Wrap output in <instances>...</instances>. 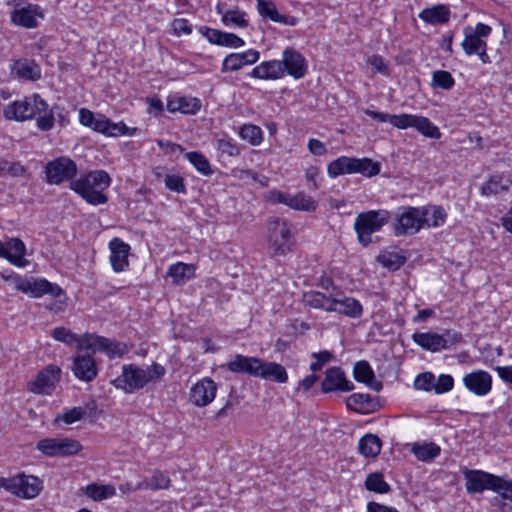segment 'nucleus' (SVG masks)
<instances>
[{
    "label": "nucleus",
    "instance_id": "nucleus-55",
    "mask_svg": "<svg viewBox=\"0 0 512 512\" xmlns=\"http://www.w3.org/2000/svg\"><path fill=\"white\" fill-rule=\"evenodd\" d=\"M365 114L379 122H389L395 128H398V129L401 128L398 125V121H400L399 119H402V114L391 115L388 113H383V112H378V111H373V110H366Z\"/></svg>",
    "mask_w": 512,
    "mask_h": 512
},
{
    "label": "nucleus",
    "instance_id": "nucleus-30",
    "mask_svg": "<svg viewBox=\"0 0 512 512\" xmlns=\"http://www.w3.org/2000/svg\"><path fill=\"white\" fill-rule=\"evenodd\" d=\"M258 377L279 384H284L288 381V374L283 365L264 360H262Z\"/></svg>",
    "mask_w": 512,
    "mask_h": 512
},
{
    "label": "nucleus",
    "instance_id": "nucleus-11",
    "mask_svg": "<svg viewBox=\"0 0 512 512\" xmlns=\"http://www.w3.org/2000/svg\"><path fill=\"white\" fill-rule=\"evenodd\" d=\"M79 120L82 125L90 127L93 130L103 133L107 136L115 137L124 135L128 130L127 126L124 123H112L104 115H95L93 112L86 108L80 109Z\"/></svg>",
    "mask_w": 512,
    "mask_h": 512
},
{
    "label": "nucleus",
    "instance_id": "nucleus-45",
    "mask_svg": "<svg viewBox=\"0 0 512 512\" xmlns=\"http://www.w3.org/2000/svg\"><path fill=\"white\" fill-rule=\"evenodd\" d=\"M99 351L105 352L110 358L121 357L128 352L126 344L103 337Z\"/></svg>",
    "mask_w": 512,
    "mask_h": 512
},
{
    "label": "nucleus",
    "instance_id": "nucleus-34",
    "mask_svg": "<svg viewBox=\"0 0 512 512\" xmlns=\"http://www.w3.org/2000/svg\"><path fill=\"white\" fill-rule=\"evenodd\" d=\"M200 101L191 97H175L167 102V109L170 112H181L183 114H195L200 109Z\"/></svg>",
    "mask_w": 512,
    "mask_h": 512
},
{
    "label": "nucleus",
    "instance_id": "nucleus-43",
    "mask_svg": "<svg viewBox=\"0 0 512 512\" xmlns=\"http://www.w3.org/2000/svg\"><path fill=\"white\" fill-rule=\"evenodd\" d=\"M185 158L203 175L210 176L213 173L208 159L200 152H187Z\"/></svg>",
    "mask_w": 512,
    "mask_h": 512
},
{
    "label": "nucleus",
    "instance_id": "nucleus-35",
    "mask_svg": "<svg viewBox=\"0 0 512 512\" xmlns=\"http://www.w3.org/2000/svg\"><path fill=\"white\" fill-rule=\"evenodd\" d=\"M12 71L19 78H23L26 80L36 81L41 78L40 68L33 60H17L13 65Z\"/></svg>",
    "mask_w": 512,
    "mask_h": 512
},
{
    "label": "nucleus",
    "instance_id": "nucleus-13",
    "mask_svg": "<svg viewBox=\"0 0 512 512\" xmlns=\"http://www.w3.org/2000/svg\"><path fill=\"white\" fill-rule=\"evenodd\" d=\"M77 173V166L68 157H58L46 165L47 182L58 185L72 179Z\"/></svg>",
    "mask_w": 512,
    "mask_h": 512
},
{
    "label": "nucleus",
    "instance_id": "nucleus-14",
    "mask_svg": "<svg viewBox=\"0 0 512 512\" xmlns=\"http://www.w3.org/2000/svg\"><path fill=\"white\" fill-rule=\"evenodd\" d=\"M216 391V383L210 378H203L191 387L189 400L195 406L204 407L214 400Z\"/></svg>",
    "mask_w": 512,
    "mask_h": 512
},
{
    "label": "nucleus",
    "instance_id": "nucleus-59",
    "mask_svg": "<svg viewBox=\"0 0 512 512\" xmlns=\"http://www.w3.org/2000/svg\"><path fill=\"white\" fill-rule=\"evenodd\" d=\"M507 190V186L502 185L500 180L496 177H492L487 181L481 188V193L485 196L499 194Z\"/></svg>",
    "mask_w": 512,
    "mask_h": 512
},
{
    "label": "nucleus",
    "instance_id": "nucleus-19",
    "mask_svg": "<svg viewBox=\"0 0 512 512\" xmlns=\"http://www.w3.org/2000/svg\"><path fill=\"white\" fill-rule=\"evenodd\" d=\"M466 479V490L468 493H480L484 490H492L498 476L481 471L467 470L464 473Z\"/></svg>",
    "mask_w": 512,
    "mask_h": 512
},
{
    "label": "nucleus",
    "instance_id": "nucleus-39",
    "mask_svg": "<svg viewBox=\"0 0 512 512\" xmlns=\"http://www.w3.org/2000/svg\"><path fill=\"white\" fill-rule=\"evenodd\" d=\"M358 448L363 456L374 458L380 453L381 441L374 434H366L360 439Z\"/></svg>",
    "mask_w": 512,
    "mask_h": 512
},
{
    "label": "nucleus",
    "instance_id": "nucleus-53",
    "mask_svg": "<svg viewBox=\"0 0 512 512\" xmlns=\"http://www.w3.org/2000/svg\"><path fill=\"white\" fill-rule=\"evenodd\" d=\"M85 414L86 411L84 408L73 407L62 414H58L54 421H63L65 424H72L76 421L81 420L85 416Z\"/></svg>",
    "mask_w": 512,
    "mask_h": 512
},
{
    "label": "nucleus",
    "instance_id": "nucleus-8",
    "mask_svg": "<svg viewBox=\"0 0 512 512\" xmlns=\"http://www.w3.org/2000/svg\"><path fill=\"white\" fill-rule=\"evenodd\" d=\"M429 209L425 207H406L397 216L395 235H412L425 226L428 220Z\"/></svg>",
    "mask_w": 512,
    "mask_h": 512
},
{
    "label": "nucleus",
    "instance_id": "nucleus-4",
    "mask_svg": "<svg viewBox=\"0 0 512 512\" xmlns=\"http://www.w3.org/2000/svg\"><path fill=\"white\" fill-rule=\"evenodd\" d=\"M327 173L331 178L356 173L365 177H373L380 173V163L370 158L341 156L328 164Z\"/></svg>",
    "mask_w": 512,
    "mask_h": 512
},
{
    "label": "nucleus",
    "instance_id": "nucleus-54",
    "mask_svg": "<svg viewBox=\"0 0 512 512\" xmlns=\"http://www.w3.org/2000/svg\"><path fill=\"white\" fill-rule=\"evenodd\" d=\"M26 169L18 162L3 160L0 162V176L10 175L13 177L22 176Z\"/></svg>",
    "mask_w": 512,
    "mask_h": 512
},
{
    "label": "nucleus",
    "instance_id": "nucleus-25",
    "mask_svg": "<svg viewBox=\"0 0 512 512\" xmlns=\"http://www.w3.org/2000/svg\"><path fill=\"white\" fill-rule=\"evenodd\" d=\"M72 370L79 380L86 382L92 381L97 376L95 360L89 354L77 355L74 358Z\"/></svg>",
    "mask_w": 512,
    "mask_h": 512
},
{
    "label": "nucleus",
    "instance_id": "nucleus-46",
    "mask_svg": "<svg viewBox=\"0 0 512 512\" xmlns=\"http://www.w3.org/2000/svg\"><path fill=\"white\" fill-rule=\"evenodd\" d=\"M415 457L421 461L432 460L440 454V447L434 443L416 445L412 449Z\"/></svg>",
    "mask_w": 512,
    "mask_h": 512
},
{
    "label": "nucleus",
    "instance_id": "nucleus-56",
    "mask_svg": "<svg viewBox=\"0 0 512 512\" xmlns=\"http://www.w3.org/2000/svg\"><path fill=\"white\" fill-rule=\"evenodd\" d=\"M446 217L447 214L441 206H434L431 209V216L430 213L428 214V220L425 221V225L428 227H439L445 222Z\"/></svg>",
    "mask_w": 512,
    "mask_h": 512
},
{
    "label": "nucleus",
    "instance_id": "nucleus-52",
    "mask_svg": "<svg viewBox=\"0 0 512 512\" xmlns=\"http://www.w3.org/2000/svg\"><path fill=\"white\" fill-rule=\"evenodd\" d=\"M454 85V79L448 71L438 70L433 73L432 86L442 89H451Z\"/></svg>",
    "mask_w": 512,
    "mask_h": 512
},
{
    "label": "nucleus",
    "instance_id": "nucleus-22",
    "mask_svg": "<svg viewBox=\"0 0 512 512\" xmlns=\"http://www.w3.org/2000/svg\"><path fill=\"white\" fill-rule=\"evenodd\" d=\"M13 488L12 494L22 498H34L42 489V481L35 476L18 475L13 477Z\"/></svg>",
    "mask_w": 512,
    "mask_h": 512
},
{
    "label": "nucleus",
    "instance_id": "nucleus-15",
    "mask_svg": "<svg viewBox=\"0 0 512 512\" xmlns=\"http://www.w3.org/2000/svg\"><path fill=\"white\" fill-rule=\"evenodd\" d=\"M60 378V368L48 366L42 370L36 379L29 383V390L36 394H51L55 389L56 382Z\"/></svg>",
    "mask_w": 512,
    "mask_h": 512
},
{
    "label": "nucleus",
    "instance_id": "nucleus-62",
    "mask_svg": "<svg viewBox=\"0 0 512 512\" xmlns=\"http://www.w3.org/2000/svg\"><path fill=\"white\" fill-rule=\"evenodd\" d=\"M414 386L418 390H432L434 388V375L430 372L418 375L415 379Z\"/></svg>",
    "mask_w": 512,
    "mask_h": 512
},
{
    "label": "nucleus",
    "instance_id": "nucleus-60",
    "mask_svg": "<svg viewBox=\"0 0 512 512\" xmlns=\"http://www.w3.org/2000/svg\"><path fill=\"white\" fill-rule=\"evenodd\" d=\"M454 386V379L451 375L442 374L434 383V391L437 394H443L452 390Z\"/></svg>",
    "mask_w": 512,
    "mask_h": 512
},
{
    "label": "nucleus",
    "instance_id": "nucleus-29",
    "mask_svg": "<svg viewBox=\"0 0 512 512\" xmlns=\"http://www.w3.org/2000/svg\"><path fill=\"white\" fill-rule=\"evenodd\" d=\"M257 10L262 17L269 18L271 21L276 23H281L287 26H295L298 23V19L294 16L281 15L274 2L271 0L260 2L259 5H257Z\"/></svg>",
    "mask_w": 512,
    "mask_h": 512
},
{
    "label": "nucleus",
    "instance_id": "nucleus-58",
    "mask_svg": "<svg viewBox=\"0 0 512 512\" xmlns=\"http://www.w3.org/2000/svg\"><path fill=\"white\" fill-rule=\"evenodd\" d=\"M492 490L497 492L503 499L512 502V480L507 481L498 476V481L495 482V487Z\"/></svg>",
    "mask_w": 512,
    "mask_h": 512
},
{
    "label": "nucleus",
    "instance_id": "nucleus-50",
    "mask_svg": "<svg viewBox=\"0 0 512 512\" xmlns=\"http://www.w3.org/2000/svg\"><path fill=\"white\" fill-rule=\"evenodd\" d=\"M222 22L226 26L246 27L248 25L245 14L238 10H228L223 14Z\"/></svg>",
    "mask_w": 512,
    "mask_h": 512
},
{
    "label": "nucleus",
    "instance_id": "nucleus-41",
    "mask_svg": "<svg viewBox=\"0 0 512 512\" xmlns=\"http://www.w3.org/2000/svg\"><path fill=\"white\" fill-rule=\"evenodd\" d=\"M288 207L295 210L314 211L317 208V202L304 193L290 194Z\"/></svg>",
    "mask_w": 512,
    "mask_h": 512
},
{
    "label": "nucleus",
    "instance_id": "nucleus-48",
    "mask_svg": "<svg viewBox=\"0 0 512 512\" xmlns=\"http://www.w3.org/2000/svg\"><path fill=\"white\" fill-rule=\"evenodd\" d=\"M378 260L384 267L391 270H396L405 263V257L393 252H384L380 254L378 256Z\"/></svg>",
    "mask_w": 512,
    "mask_h": 512
},
{
    "label": "nucleus",
    "instance_id": "nucleus-28",
    "mask_svg": "<svg viewBox=\"0 0 512 512\" xmlns=\"http://www.w3.org/2000/svg\"><path fill=\"white\" fill-rule=\"evenodd\" d=\"M413 341L425 350L437 352L449 347V341L437 333H414L412 335Z\"/></svg>",
    "mask_w": 512,
    "mask_h": 512
},
{
    "label": "nucleus",
    "instance_id": "nucleus-16",
    "mask_svg": "<svg viewBox=\"0 0 512 512\" xmlns=\"http://www.w3.org/2000/svg\"><path fill=\"white\" fill-rule=\"evenodd\" d=\"M354 389V384L346 379L345 373L339 367H332L326 370L325 377L321 384L323 393L335 391L349 392Z\"/></svg>",
    "mask_w": 512,
    "mask_h": 512
},
{
    "label": "nucleus",
    "instance_id": "nucleus-49",
    "mask_svg": "<svg viewBox=\"0 0 512 512\" xmlns=\"http://www.w3.org/2000/svg\"><path fill=\"white\" fill-rule=\"evenodd\" d=\"M103 337L93 335V334H85L83 336H78V340L76 341L75 345L81 350V349H88L92 350L93 352L99 351L101 340Z\"/></svg>",
    "mask_w": 512,
    "mask_h": 512
},
{
    "label": "nucleus",
    "instance_id": "nucleus-6",
    "mask_svg": "<svg viewBox=\"0 0 512 512\" xmlns=\"http://www.w3.org/2000/svg\"><path fill=\"white\" fill-rule=\"evenodd\" d=\"M268 244L274 256H284L292 250L293 235L289 223L281 218L268 221Z\"/></svg>",
    "mask_w": 512,
    "mask_h": 512
},
{
    "label": "nucleus",
    "instance_id": "nucleus-32",
    "mask_svg": "<svg viewBox=\"0 0 512 512\" xmlns=\"http://www.w3.org/2000/svg\"><path fill=\"white\" fill-rule=\"evenodd\" d=\"M284 75V67L281 61L273 60L262 62L253 68L251 76L259 79H279Z\"/></svg>",
    "mask_w": 512,
    "mask_h": 512
},
{
    "label": "nucleus",
    "instance_id": "nucleus-24",
    "mask_svg": "<svg viewBox=\"0 0 512 512\" xmlns=\"http://www.w3.org/2000/svg\"><path fill=\"white\" fill-rule=\"evenodd\" d=\"M281 62L284 72L287 71L295 79H300L306 74L307 67L304 57L292 48L284 50Z\"/></svg>",
    "mask_w": 512,
    "mask_h": 512
},
{
    "label": "nucleus",
    "instance_id": "nucleus-9",
    "mask_svg": "<svg viewBox=\"0 0 512 512\" xmlns=\"http://www.w3.org/2000/svg\"><path fill=\"white\" fill-rule=\"evenodd\" d=\"M16 290L28 294L32 298H39L43 295H50L54 298L63 294L62 288L44 278L14 277Z\"/></svg>",
    "mask_w": 512,
    "mask_h": 512
},
{
    "label": "nucleus",
    "instance_id": "nucleus-3",
    "mask_svg": "<svg viewBox=\"0 0 512 512\" xmlns=\"http://www.w3.org/2000/svg\"><path fill=\"white\" fill-rule=\"evenodd\" d=\"M111 178L104 170L91 171L70 182V188L91 205L105 204L108 201L103 193L110 185Z\"/></svg>",
    "mask_w": 512,
    "mask_h": 512
},
{
    "label": "nucleus",
    "instance_id": "nucleus-51",
    "mask_svg": "<svg viewBox=\"0 0 512 512\" xmlns=\"http://www.w3.org/2000/svg\"><path fill=\"white\" fill-rule=\"evenodd\" d=\"M51 336L56 341L65 343L67 345H75L78 340V335L73 333L70 329L60 326L51 331Z\"/></svg>",
    "mask_w": 512,
    "mask_h": 512
},
{
    "label": "nucleus",
    "instance_id": "nucleus-42",
    "mask_svg": "<svg viewBox=\"0 0 512 512\" xmlns=\"http://www.w3.org/2000/svg\"><path fill=\"white\" fill-rule=\"evenodd\" d=\"M239 135L252 146H258L263 141V132L261 128L254 124H244L239 130Z\"/></svg>",
    "mask_w": 512,
    "mask_h": 512
},
{
    "label": "nucleus",
    "instance_id": "nucleus-1",
    "mask_svg": "<svg viewBox=\"0 0 512 512\" xmlns=\"http://www.w3.org/2000/svg\"><path fill=\"white\" fill-rule=\"evenodd\" d=\"M166 373V369L154 362L146 369L134 364L124 365L122 373L111 383L118 389H122L125 393H133L138 391L150 382H158Z\"/></svg>",
    "mask_w": 512,
    "mask_h": 512
},
{
    "label": "nucleus",
    "instance_id": "nucleus-33",
    "mask_svg": "<svg viewBox=\"0 0 512 512\" xmlns=\"http://www.w3.org/2000/svg\"><path fill=\"white\" fill-rule=\"evenodd\" d=\"M353 375L356 381L365 383L371 389L380 391L382 383L375 380V375L367 361H359L355 364Z\"/></svg>",
    "mask_w": 512,
    "mask_h": 512
},
{
    "label": "nucleus",
    "instance_id": "nucleus-38",
    "mask_svg": "<svg viewBox=\"0 0 512 512\" xmlns=\"http://www.w3.org/2000/svg\"><path fill=\"white\" fill-rule=\"evenodd\" d=\"M449 14V9L445 5H438L424 9L420 12L419 17L427 23L440 24L449 20Z\"/></svg>",
    "mask_w": 512,
    "mask_h": 512
},
{
    "label": "nucleus",
    "instance_id": "nucleus-27",
    "mask_svg": "<svg viewBox=\"0 0 512 512\" xmlns=\"http://www.w3.org/2000/svg\"><path fill=\"white\" fill-rule=\"evenodd\" d=\"M346 406L360 414H370L377 411L380 408V404L377 399L373 398L369 394L355 393L350 395L346 399Z\"/></svg>",
    "mask_w": 512,
    "mask_h": 512
},
{
    "label": "nucleus",
    "instance_id": "nucleus-47",
    "mask_svg": "<svg viewBox=\"0 0 512 512\" xmlns=\"http://www.w3.org/2000/svg\"><path fill=\"white\" fill-rule=\"evenodd\" d=\"M462 48L467 55L476 54L483 48H487L486 42L483 39H478L477 35L466 34L462 42Z\"/></svg>",
    "mask_w": 512,
    "mask_h": 512
},
{
    "label": "nucleus",
    "instance_id": "nucleus-23",
    "mask_svg": "<svg viewBox=\"0 0 512 512\" xmlns=\"http://www.w3.org/2000/svg\"><path fill=\"white\" fill-rule=\"evenodd\" d=\"M262 359L258 357L235 355L233 360L227 363V368L233 373H245L249 376L258 377Z\"/></svg>",
    "mask_w": 512,
    "mask_h": 512
},
{
    "label": "nucleus",
    "instance_id": "nucleus-7",
    "mask_svg": "<svg viewBox=\"0 0 512 512\" xmlns=\"http://www.w3.org/2000/svg\"><path fill=\"white\" fill-rule=\"evenodd\" d=\"M47 108V103L40 95L34 94L9 104L4 109L3 115L8 120L25 121L32 119L42 112H46Z\"/></svg>",
    "mask_w": 512,
    "mask_h": 512
},
{
    "label": "nucleus",
    "instance_id": "nucleus-10",
    "mask_svg": "<svg viewBox=\"0 0 512 512\" xmlns=\"http://www.w3.org/2000/svg\"><path fill=\"white\" fill-rule=\"evenodd\" d=\"M36 448L47 457H68L78 454L82 445L72 438H44L37 442Z\"/></svg>",
    "mask_w": 512,
    "mask_h": 512
},
{
    "label": "nucleus",
    "instance_id": "nucleus-64",
    "mask_svg": "<svg viewBox=\"0 0 512 512\" xmlns=\"http://www.w3.org/2000/svg\"><path fill=\"white\" fill-rule=\"evenodd\" d=\"M54 120V115L51 111L37 118V127L42 131H49L54 126Z\"/></svg>",
    "mask_w": 512,
    "mask_h": 512
},
{
    "label": "nucleus",
    "instance_id": "nucleus-5",
    "mask_svg": "<svg viewBox=\"0 0 512 512\" xmlns=\"http://www.w3.org/2000/svg\"><path fill=\"white\" fill-rule=\"evenodd\" d=\"M390 219L391 213L382 209L359 213L355 219L354 229L360 244L366 247L372 243V234L380 231Z\"/></svg>",
    "mask_w": 512,
    "mask_h": 512
},
{
    "label": "nucleus",
    "instance_id": "nucleus-36",
    "mask_svg": "<svg viewBox=\"0 0 512 512\" xmlns=\"http://www.w3.org/2000/svg\"><path fill=\"white\" fill-rule=\"evenodd\" d=\"M195 267L192 264L178 262L169 267L167 276L172 278L175 285H182L194 276Z\"/></svg>",
    "mask_w": 512,
    "mask_h": 512
},
{
    "label": "nucleus",
    "instance_id": "nucleus-31",
    "mask_svg": "<svg viewBox=\"0 0 512 512\" xmlns=\"http://www.w3.org/2000/svg\"><path fill=\"white\" fill-rule=\"evenodd\" d=\"M204 35L209 42L220 46L239 48L244 45V41L233 33H226L217 29L206 28Z\"/></svg>",
    "mask_w": 512,
    "mask_h": 512
},
{
    "label": "nucleus",
    "instance_id": "nucleus-26",
    "mask_svg": "<svg viewBox=\"0 0 512 512\" xmlns=\"http://www.w3.org/2000/svg\"><path fill=\"white\" fill-rule=\"evenodd\" d=\"M259 59V52L250 49L243 53H232L225 57L222 63V72L237 71L244 65H251Z\"/></svg>",
    "mask_w": 512,
    "mask_h": 512
},
{
    "label": "nucleus",
    "instance_id": "nucleus-63",
    "mask_svg": "<svg viewBox=\"0 0 512 512\" xmlns=\"http://www.w3.org/2000/svg\"><path fill=\"white\" fill-rule=\"evenodd\" d=\"M312 356L315 358V361L310 364V369L313 372L319 371L322 367L330 361L332 355L328 351H321L318 353H313Z\"/></svg>",
    "mask_w": 512,
    "mask_h": 512
},
{
    "label": "nucleus",
    "instance_id": "nucleus-21",
    "mask_svg": "<svg viewBox=\"0 0 512 512\" xmlns=\"http://www.w3.org/2000/svg\"><path fill=\"white\" fill-rule=\"evenodd\" d=\"M110 262L115 272L124 271L128 265V256L130 253V246L118 237H114L109 242Z\"/></svg>",
    "mask_w": 512,
    "mask_h": 512
},
{
    "label": "nucleus",
    "instance_id": "nucleus-44",
    "mask_svg": "<svg viewBox=\"0 0 512 512\" xmlns=\"http://www.w3.org/2000/svg\"><path fill=\"white\" fill-rule=\"evenodd\" d=\"M365 487L369 491L380 494L388 493L390 491L389 484L384 480L383 474L379 472H374L367 476Z\"/></svg>",
    "mask_w": 512,
    "mask_h": 512
},
{
    "label": "nucleus",
    "instance_id": "nucleus-20",
    "mask_svg": "<svg viewBox=\"0 0 512 512\" xmlns=\"http://www.w3.org/2000/svg\"><path fill=\"white\" fill-rule=\"evenodd\" d=\"M463 384L476 396H485L492 389V376L487 371L476 370L463 377Z\"/></svg>",
    "mask_w": 512,
    "mask_h": 512
},
{
    "label": "nucleus",
    "instance_id": "nucleus-12",
    "mask_svg": "<svg viewBox=\"0 0 512 512\" xmlns=\"http://www.w3.org/2000/svg\"><path fill=\"white\" fill-rule=\"evenodd\" d=\"M8 5L14 6L11 12V22L14 25L24 28H35L37 26V17H42L39 6L26 3L24 0H11Z\"/></svg>",
    "mask_w": 512,
    "mask_h": 512
},
{
    "label": "nucleus",
    "instance_id": "nucleus-57",
    "mask_svg": "<svg viewBox=\"0 0 512 512\" xmlns=\"http://www.w3.org/2000/svg\"><path fill=\"white\" fill-rule=\"evenodd\" d=\"M164 183L166 188L173 192L185 193L186 191L184 179L180 175L168 174L164 178Z\"/></svg>",
    "mask_w": 512,
    "mask_h": 512
},
{
    "label": "nucleus",
    "instance_id": "nucleus-37",
    "mask_svg": "<svg viewBox=\"0 0 512 512\" xmlns=\"http://www.w3.org/2000/svg\"><path fill=\"white\" fill-rule=\"evenodd\" d=\"M170 485V478L162 471L156 469L149 479H144L143 481L139 482L134 490L146 489L155 491L160 489H168Z\"/></svg>",
    "mask_w": 512,
    "mask_h": 512
},
{
    "label": "nucleus",
    "instance_id": "nucleus-18",
    "mask_svg": "<svg viewBox=\"0 0 512 512\" xmlns=\"http://www.w3.org/2000/svg\"><path fill=\"white\" fill-rule=\"evenodd\" d=\"M25 244L19 238H11L6 242L0 240V257L17 267H26L29 261L24 258Z\"/></svg>",
    "mask_w": 512,
    "mask_h": 512
},
{
    "label": "nucleus",
    "instance_id": "nucleus-40",
    "mask_svg": "<svg viewBox=\"0 0 512 512\" xmlns=\"http://www.w3.org/2000/svg\"><path fill=\"white\" fill-rule=\"evenodd\" d=\"M85 494L94 501H102L108 499L116 494V489L113 485H99L91 483L85 487Z\"/></svg>",
    "mask_w": 512,
    "mask_h": 512
},
{
    "label": "nucleus",
    "instance_id": "nucleus-17",
    "mask_svg": "<svg viewBox=\"0 0 512 512\" xmlns=\"http://www.w3.org/2000/svg\"><path fill=\"white\" fill-rule=\"evenodd\" d=\"M399 120L398 125L401 127L400 129L413 127L426 137L432 139H439L441 137L438 127L426 117L404 113L402 114V119Z\"/></svg>",
    "mask_w": 512,
    "mask_h": 512
},
{
    "label": "nucleus",
    "instance_id": "nucleus-61",
    "mask_svg": "<svg viewBox=\"0 0 512 512\" xmlns=\"http://www.w3.org/2000/svg\"><path fill=\"white\" fill-rule=\"evenodd\" d=\"M171 27L173 33L178 37L192 33V25L184 18H175L171 23Z\"/></svg>",
    "mask_w": 512,
    "mask_h": 512
},
{
    "label": "nucleus",
    "instance_id": "nucleus-2",
    "mask_svg": "<svg viewBox=\"0 0 512 512\" xmlns=\"http://www.w3.org/2000/svg\"><path fill=\"white\" fill-rule=\"evenodd\" d=\"M338 294L326 295L322 292L310 291L304 293L303 302L305 305L322 309L326 312H338L342 315L357 318L362 315L363 307L360 302L352 297H339Z\"/></svg>",
    "mask_w": 512,
    "mask_h": 512
}]
</instances>
